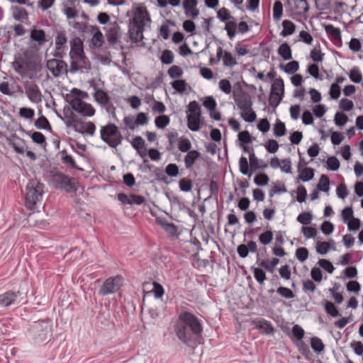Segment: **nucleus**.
<instances>
[{
    "label": "nucleus",
    "mask_w": 363,
    "mask_h": 363,
    "mask_svg": "<svg viewBox=\"0 0 363 363\" xmlns=\"http://www.w3.org/2000/svg\"><path fill=\"white\" fill-rule=\"evenodd\" d=\"M130 24L145 26V21L151 22L150 13L145 6L142 5L136 8L133 17L129 20Z\"/></svg>",
    "instance_id": "obj_10"
},
{
    "label": "nucleus",
    "mask_w": 363,
    "mask_h": 363,
    "mask_svg": "<svg viewBox=\"0 0 363 363\" xmlns=\"http://www.w3.org/2000/svg\"><path fill=\"white\" fill-rule=\"evenodd\" d=\"M187 83L184 79H176L172 83V88L179 93L184 92Z\"/></svg>",
    "instance_id": "obj_59"
},
{
    "label": "nucleus",
    "mask_w": 363,
    "mask_h": 363,
    "mask_svg": "<svg viewBox=\"0 0 363 363\" xmlns=\"http://www.w3.org/2000/svg\"><path fill=\"white\" fill-rule=\"evenodd\" d=\"M119 30L120 27L116 23L111 25L107 33V40L111 44H116L118 42Z\"/></svg>",
    "instance_id": "obj_28"
},
{
    "label": "nucleus",
    "mask_w": 363,
    "mask_h": 363,
    "mask_svg": "<svg viewBox=\"0 0 363 363\" xmlns=\"http://www.w3.org/2000/svg\"><path fill=\"white\" fill-rule=\"evenodd\" d=\"M94 97L99 104L102 105H107L110 102V97L108 93L102 89L96 90Z\"/></svg>",
    "instance_id": "obj_33"
},
{
    "label": "nucleus",
    "mask_w": 363,
    "mask_h": 363,
    "mask_svg": "<svg viewBox=\"0 0 363 363\" xmlns=\"http://www.w3.org/2000/svg\"><path fill=\"white\" fill-rule=\"evenodd\" d=\"M311 346L313 351L317 353L322 352L325 348L323 341L318 337H313L311 339Z\"/></svg>",
    "instance_id": "obj_43"
},
{
    "label": "nucleus",
    "mask_w": 363,
    "mask_h": 363,
    "mask_svg": "<svg viewBox=\"0 0 363 363\" xmlns=\"http://www.w3.org/2000/svg\"><path fill=\"white\" fill-rule=\"evenodd\" d=\"M179 186L182 191L188 192L192 189L193 182L190 179L182 178L179 182Z\"/></svg>",
    "instance_id": "obj_52"
},
{
    "label": "nucleus",
    "mask_w": 363,
    "mask_h": 363,
    "mask_svg": "<svg viewBox=\"0 0 363 363\" xmlns=\"http://www.w3.org/2000/svg\"><path fill=\"white\" fill-rule=\"evenodd\" d=\"M44 184L37 179L30 180L26 186V201L29 208H33L42 198Z\"/></svg>",
    "instance_id": "obj_3"
},
{
    "label": "nucleus",
    "mask_w": 363,
    "mask_h": 363,
    "mask_svg": "<svg viewBox=\"0 0 363 363\" xmlns=\"http://www.w3.org/2000/svg\"><path fill=\"white\" fill-rule=\"evenodd\" d=\"M298 172L300 174L298 175V180H301L303 182H308L314 177V170L311 167L301 169V172Z\"/></svg>",
    "instance_id": "obj_37"
},
{
    "label": "nucleus",
    "mask_w": 363,
    "mask_h": 363,
    "mask_svg": "<svg viewBox=\"0 0 363 363\" xmlns=\"http://www.w3.org/2000/svg\"><path fill=\"white\" fill-rule=\"evenodd\" d=\"M92 29L94 33L91 40V45L95 48H100L104 43L103 34L96 26H92Z\"/></svg>",
    "instance_id": "obj_32"
},
{
    "label": "nucleus",
    "mask_w": 363,
    "mask_h": 363,
    "mask_svg": "<svg viewBox=\"0 0 363 363\" xmlns=\"http://www.w3.org/2000/svg\"><path fill=\"white\" fill-rule=\"evenodd\" d=\"M283 14V5L280 1H276L273 6V17L274 20H279Z\"/></svg>",
    "instance_id": "obj_56"
},
{
    "label": "nucleus",
    "mask_w": 363,
    "mask_h": 363,
    "mask_svg": "<svg viewBox=\"0 0 363 363\" xmlns=\"http://www.w3.org/2000/svg\"><path fill=\"white\" fill-rule=\"evenodd\" d=\"M282 26L283 30L281 32V35L283 37L291 35L295 32L296 26L292 21L289 20H284L282 22Z\"/></svg>",
    "instance_id": "obj_35"
},
{
    "label": "nucleus",
    "mask_w": 363,
    "mask_h": 363,
    "mask_svg": "<svg viewBox=\"0 0 363 363\" xmlns=\"http://www.w3.org/2000/svg\"><path fill=\"white\" fill-rule=\"evenodd\" d=\"M233 99L238 107L242 111L251 110L252 101L251 96L241 88L238 92H233Z\"/></svg>",
    "instance_id": "obj_8"
},
{
    "label": "nucleus",
    "mask_w": 363,
    "mask_h": 363,
    "mask_svg": "<svg viewBox=\"0 0 363 363\" xmlns=\"http://www.w3.org/2000/svg\"><path fill=\"white\" fill-rule=\"evenodd\" d=\"M249 160L252 172L256 171L257 169H264L267 167V163L262 160H259L255 156L253 150H252V152L250 153Z\"/></svg>",
    "instance_id": "obj_22"
},
{
    "label": "nucleus",
    "mask_w": 363,
    "mask_h": 363,
    "mask_svg": "<svg viewBox=\"0 0 363 363\" xmlns=\"http://www.w3.org/2000/svg\"><path fill=\"white\" fill-rule=\"evenodd\" d=\"M201 153L196 150L189 151L184 157L185 167L187 169L192 168L195 162L200 157Z\"/></svg>",
    "instance_id": "obj_25"
},
{
    "label": "nucleus",
    "mask_w": 363,
    "mask_h": 363,
    "mask_svg": "<svg viewBox=\"0 0 363 363\" xmlns=\"http://www.w3.org/2000/svg\"><path fill=\"white\" fill-rule=\"evenodd\" d=\"M155 222L169 235L174 236L177 235V227L173 223H169L165 218L157 217Z\"/></svg>",
    "instance_id": "obj_19"
},
{
    "label": "nucleus",
    "mask_w": 363,
    "mask_h": 363,
    "mask_svg": "<svg viewBox=\"0 0 363 363\" xmlns=\"http://www.w3.org/2000/svg\"><path fill=\"white\" fill-rule=\"evenodd\" d=\"M197 4V0H184L183 6L186 16L192 18H196L199 16V11L196 8Z\"/></svg>",
    "instance_id": "obj_18"
},
{
    "label": "nucleus",
    "mask_w": 363,
    "mask_h": 363,
    "mask_svg": "<svg viewBox=\"0 0 363 363\" xmlns=\"http://www.w3.org/2000/svg\"><path fill=\"white\" fill-rule=\"evenodd\" d=\"M67 38L65 30H60L57 33L55 38V50H63L67 47Z\"/></svg>",
    "instance_id": "obj_27"
},
{
    "label": "nucleus",
    "mask_w": 363,
    "mask_h": 363,
    "mask_svg": "<svg viewBox=\"0 0 363 363\" xmlns=\"http://www.w3.org/2000/svg\"><path fill=\"white\" fill-rule=\"evenodd\" d=\"M201 113H193L187 115V125L191 131H198L201 128L200 118Z\"/></svg>",
    "instance_id": "obj_23"
},
{
    "label": "nucleus",
    "mask_w": 363,
    "mask_h": 363,
    "mask_svg": "<svg viewBox=\"0 0 363 363\" xmlns=\"http://www.w3.org/2000/svg\"><path fill=\"white\" fill-rule=\"evenodd\" d=\"M63 112L65 116L64 118L59 113H57V116L65 121L67 127L72 128L79 118H77V116L71 111L70 107L68 106L64 108Z\"/></svg>",
    "instance_id": "obj_21"
},
{
    "label": "nucleus",
    "mask_w": 363,
    "mask_h": 363,
    "mask_svg": "<svg viewBox=\"0 0 363 363\" xmlns=\"http://www.w3.org/2000/svg\"><path fill=\"white\" fill-rule=\"evenodd\" d=\"M51 182L56 189H62L68 193L77 190L74 179L60 172L52 173Z\"/></svg>",
    "instance_id": "obj_4"
},
{
    "label": "nucleus",
    "mask_w": 363,
    "mask_h": 363,
    "mask_svg": "<svg viewBox=\"0 0 363 363\" xmlns=\"http://www.w3.org/2000/svg\"><path fill=\"white\" fill-rule=\"evenodd\" d=\"M11 11L12 16L16 21L23 22L28 19V13L24 8L13 6L11 7Z\"/></svg>",
    "instance_id": "obj_24"
},
{
    "label": "nucleus",
    "mask_w": 363,
    "mask_h": 363,
    "mask_svg": "<svg viewBox=\"0 0 363 363\" xmlns=\"http://www.w3.org/2000/svg\"><path fill=\"white\" fill-rule=\"evenodd\" d=\"M170 122L169 116L166 115H161L156 117L155 120V125L158 128H164L167 125H169Z\"/></svg>",
    "instance_id": "obj_55"
},
{
    "label": "nucleus",
    "mask_w": 363,
    "mask_h": 363,
    "mask_svg": "<svg viewBox=\"0 0 363 363\" xmlns=\"http://www.w3.org/2000/svg\"><path fill=\"white\" fill-rule=\"evenodd\" d=\"M144 30L145 26H143V25L140 26L129 23L128 33L130 40L135 43L142 41L144 38Z\"/></svg>",
    "instance_id": "obj_14"
},
{
    "label": "nucleus",
    "mask_w": 363,
    "mask_h": 363,
    "mask_svg": "<svg viewBox=\"0 0 363 363\" xmlns=\"http://www.w3.org/2000/svg\"><path fill=\"white\" fill-rule=\"evenodd\" d=\"M34 125L40 130H52L51 125L47 118L44 116H40L34 123Z\"/></svg>",
    "instance_id": "obj_40"
},
{
    "label": "nucleus",
    "mask_w": 363,
    "mask_h": 363,
    "mask_svg": "<svg viewBox=\"0 0 363 363\" xmlns=\"http://www.w3.org/2000/svg\"><path fill=\"white\" fill-rule=\"evenodd\" d=\"M46 66L55 77H59L67 73V64L62 60H48Z\"/></svg>",
    "instance_id": "obj_9"
},
{
    "label": "nucleus",
    "mask_w": 363,
    "mask_h": 363,
    "mask_svg": "<svg viewBox=\"0 0 363 363\" xmlns=\"http://www.w3.org/2000/svg\"><path fill=\"white\" fill-rule=\"evenodd\" d=\"M251 269L252 270L254 277L256 281L259 284H264L266 280V273L260 267H252Z\"/></svg>",
    "instance_id": "obj_41"
},
{
    "label": "nucleus",
    "mask_w": 363,
    "mask_h": 363,
    "mask_svg": "<svg viewBox=\"0 0 363 363\" xmlns=\"http://www.w3.org/2000/svg\"><path fill=\"white\" fill-rule=\"evenodd\" d=\"M12 67L15 72L21 75H25L27 72L26 63L22 57L16 59L12 63Z\"/></svg>",
    "instance_id": "obj_31"
},
{
    "label": "nucleus",
    "mask_w": 363,
    "mask_h": 363,
    "mask_svg": "<svg viewBox=\"0 0 363 363\" xmlns=\"http://www.w3.org/2000/svg\"><path fill=\"white\" fill-rule=\"evenodd\" d=\"M340 164L338 159L335 156L329 157L326 162V167L331 171H337L340 168Z\"/></svg>",
    "instance_id": "obj_50"
},
{
    "label": "nucleus",
    "mask_w": 363,
    "mask_h": 363,
    "mask_svg": "<svg viewBox=\"0 0 363 363\" xmlns=\"http://www.w3.org/2000/svg\"><path fill=\"white\" fill-rule=\"evenodd\" d=\"M256 328L261 330V333L265 335H273L275 329L270 321L264 318H259L255 321Z\"/></svg>",
    "instance_id": "obj_20"
},
{
    "label": "nucleus",
    "mask_w": 363,
    "mask_h": 363,
    "mask_svg": "<svg viewBox=\"0 0 363 363\" xmlns=\"http://www.w3.org/2000/svg\"><path fill=\"white\" fill-rule=\"evenodd\" d=\"M164 172L169 177H176L179 174V167L174 163H169L166 166Z\"/></svg>",
    "instance_id": "obj_53"
},
{
    "label": "nucleus",
    "mask_w": 363,
    "mask_h": 363,
    "mask_svg": "<svg viewBox=\"0 0 363 363\" xmlns=\"http://www.w3.org/2000/svg\"><path fill=\"white\" fill-rule=\"evenodd\" d=\"M317 188L319 191L328 192L330 189V179L325 174H322L319 179Z\"/></svg>",
    "instance_id": "obj_44"
},
{
    "label": "nucleus",
    "mask_w": 363,
    "mask_h": 363,
    "mask_svg": "<svg viewBox=\"0 0 363 363\" xmlns=\"http://www.w3.org/2000/svg\"><path fill=\"white\" fill-rule=\"evenodd\" d=\"M270 93L276 94V96H284V83L281 77L274 79L272 84Z\"/></svg>",
    "instance_id": "obj_26"
},
{
    "label": "nucleus",
    "mask_w": 363,
    "mask_h": 363,
    "mask_svg": "<svg viewBox=\"0 0 363 363\" xmlns=\"http://www.w3.org/2000/svg\"><path fill=\"white\" fill-rule=\"evenodd\" d=\"M269 181V177L265 173H260L254 178V182L257 186H265Z\"/></svg>",
    "instance_id": "obj_60"
},
{
    "label": "nucleus",
    "mask_w": 363,
    "mask_h": 363,
    "mask_svg": "<svg viewBox=\"0 0 363 363\" xmlns=\"http://www.w3.org/2000/svg\"><path fill=\"white\" fill-rule=\"evenodd\" d=\"M69 104L72 109L83 116L91 117L95 113V109L90 104L84 102L78 98L72 99L69 101Z\"/></svg>",
    "instance_id": "obj_7"
},
{
    "label": "nucleus",
    "mask_w": 363,
    "mask_h": 363,
    "mask_svg": "<svg viewBox=\"0 0 363 363\" xmlns=\"http://www.w3.org/2000/svg\"><path fill=\"white\" fill-rule=\"evenodd\" d=\"M21 294L19 291H7L0 294V306L2 307H8L12 304L19 303L21 301L18 300V298Z\"/></svg>",
    "instance_id": "obj_11"
},
{
    "label": "nucleus",
    "mask_w": 363,
    "mask_h": 363,
    "mask_svg": "<svg viewBox=\"0 0 363 363\" xmlns=\"http://www.w3.org/2000/svg\"><path fill=\"white\" fill-rule=\"evenodd\" d=\"M351 82L359 84L362 81V74L358 67H353L348 73Z\"/></svg>",
    "instance_id": "obj_39"
},
{
    "label": "nucleus",
    "mask_w": 363,
    "mask_h": 363,
    "mask_svg": "<svg viewBox=\"0 0 363 363\" xmlns=\"http://www.w3.org/2000/svg\"><path fill=\"white\" fill-rule=\"evenodd\" d=\"M191 143L188 138H181L179 140L178 148L182 152L191 151Z\"/></svg>",
    "instance_id": "obj_63"
},
{
    "label": "nucleus",
    "mask_w": 363,
    "mask_h": 363,
    "mask_svg": "<svg viewBox=\"0 0 363 363\" xmlns=\"http://www.w3.org/2000/svg\"><path fill=\"white\" fill-rule=\"evenodd\" d=\"M61 162L62 164L66 165L67 167H72V169L83 171L82 168H80L76 164V162L72 155H65L62 157H60Z\"/></svg>",
    "instance_id": "obj_45"
},
{
    "label": "nucleus",
    "mask_w": 363,
    "mask_h": 363,
    "mask_svg": "<svg viewBox=\"0 0 363 363\" xmlns=\"http://www.w3.org/2000/svg\"><path fill=\"white\" fill-rule=\"evenodd\" d=\"M274 234L273 232L270 230H266L265 232L261 233L259 235V241L262 245H268L269 244L272 240H273Z\"/></svg>",
    "instance_id": "obj_49"
},
{
    "label": "nucleus",
    "mask_w": 363,
    "mask_h": 363,
    "mask_svg": "<svg viewBox=\"0 0 363 363\" xmlns=\"http://www.w3.org/2000/svg\"><path fill=\"white\" fill-rule=\"evenodd\" d=\"M100 135L101 139L112 148H116L121 145L123 139L118 126L111 123L101 126Z\"/></svg>",
    "instance_id": "obj_2"
},
{
    "label": "nucleus",
    "mask_w": 363,
    "mask_h": 363,
    "mask_svg": "<svg viewBox=\"0 0 363 363\" xmlns=\"http://www.w3.org/2000/svg\"><path fill=\"white\" fill-rule=\"evenodd\" d=\"M26 94L33 103L38 104L42 101L41 91L36 84H32L26 87Z\"/></svg>",
    "instance_id": "obj_17"
},
{
    "label": "nucleus",
    "mask_w": 363,
    "mask_h": 363,
    "mask_svg": "<svg viewBox=\"0 0 363 363\" xmlns=\"http://www.w3.org/2000/svg\"><path fill=\"white\" fill-rule=\"evenodd\" d=\"M278 54L284 60L292 59L291 49L287 43H282L278 48Z\"/></svg>",
    "instance_id": "obj_34"
},
{
    "label": "nucleus",
    "mask_w": 363,
    "mask_h": 363,
    "mask_svg": "<svg viewBox=\"0 0 363 363\" xmlns=\"http://www.w3.org/2000/svg\"><path fill=\"white\" fill-rule=\"evenodd\" d=\"M72 128H74L76 132L79 133H87L92 136L94 135L96 125L93 122H84L82 120L78 119Z\"/></svg>",
    "instance_id": "obj_13"
},
{
    "label": "nucleus",
    "mask_w": 363,
    "mask_h": 363,
    "mask_svg": "<svg viewBox=\"0 0 363 363\" xmlns=\"http://www.w3.org/2000/svg\"><path fill=\"white\" fill-rule=\"evenodd\" d=\"M168 74L170 78L175 79L178 77H181L183 74V70L182 69L177 66V65H173L168 69Z\"/></svg>",
    "instance_id": "obj_61"
},
{
    "label": "nucleus",
    "mask_w": 363,
    "mask_h": 363,
    "mask_svg": "<svg viewBox=\"0 0 363 363\" xmlns=\"http://www.w3.org/2000/svg\"><path fill=\"white\" fill-rule=\"evenodd\" d=\"M237 23L234 21H228L225 23L224 29L227 31L228 37L232 39L236 33Z\"/></svg>",
    "instance_id": "obj_57"
},
{
    "label": "nucleus",
    "mask_w": 363,
    "mask_h": 363,
    "mask_svg": "<svg viewBox=\"0 0 363 363\" xmlns=\"http://www.w3.org/2000/svg\"><path fill=\"white\" fill-rule=\"evenodd\" d=\"M174 54L170 50H164L160 57V60L162 64L170 65L174 61Z\"/></svg>",
    "instance_id": "obj_51"
},
{
    "label": "nucleus",
    "mask_w": 363,
    "mask_h": 363,
    "mask_svg": "<svg viewBox=\"0 0 363 363\" xmlns=\"http://www.w3.org/2000/svg\"><path fill=\"white\" fill-rule=\"evenodd\" d=\"M6 142L13 150L19 154L23 155L25 153L26 141L18 137L16 133L11 134L10 136L6 137Z\"/></svg>",
    "instance_id": "obj_12"
},
{
    "label": "nucleus",
    "mask_w": 363,
    "mask_h": 363,
    "mask_svg": "<svg viewBox=\"0 0 363 363\" xmlns=\"http://www.w3.org/2000/svg\"><path fill=\"white\" fill-rule=\"evenodd\" d=\"M21 131L30 136L33 143L40 145H46L45 137L42 133L38 131L31 133L30 131H26L23 128H21Z\"/></svg>",
    "instance_id": "obj_29"
},
{
    "label": "nucleus",
    "mask_w": 363,
    "mask_h": 363,
    "mask_svg": "<svg viewBox=\"0 0 363 363\" xmlns=\"http://www.w3.org/2000/svg\"><path fill=\"white\" fill-rule=\"evenodd\" d=\"M293 1L298 14L302 15L308 12L309 6L306 0H293Z\"/></svg>",
    "instance_id": "obj_38"
},
{
    "label": "nucleus",
    "mask_w": 363,
    "mask_h": 363,
    "mask_svg": "<svg viewBox=\"0 0 363 363\" xmlns=\"http://www.w3.org/2000/svg\"><path fill=\"white\" fill-rule=\"evenodd\" d=\"M203 106L209 111L216 110L217 103L212 96H206L203 101Z\"/></svg>",
    "instance_id": "obj_58"
},
{
    "label": "nucleus",
    "mask_w": 363,
    "mask_h": 363,
    "mask_svg": "<svg viewBox=\"0 0 363 363\" xmlns=\"http://www.w3.org/2000/svg\"><path fill=\"white\" fill-rule=\"evenodd\" d=\"M30 333L38 343L45 342L50 335V329L46 322H40L33 325Z\"/></svg>",
    "instance_id": "obj_6"
},
{
    "label": "nucleus",
    "mask_w": 363,
    "mask_h": 363,
    "mask_svg": "<svg viewBox=\"0 0 363 363\" xmlns=\"http://www.w3.org/2000/svg\"><path fill=\"white\" fill-rule=\"evenodd\" d=\"M122 282L123 277L120 275L109 277L101 285L99 294L103 296L114 294L120 289Z\"/></svg>",
    "instance_id": "obj_5"
},
{
    "label": "nucleus",
    "mask_w": 363,
    "mask_h": 363,
    "mask_svg": "<svg viewBox=\"0 0 363 363\" xmlns=\"http://www.w3.org/2000/svg\"><path fill=\"white\" fill-rule=\"evenodd\" d=\"M286 130L284 123L277 119L274 126V134L277 137H281L286 134Z\"/></svg>",
    "instance_id": "obj_48"
},
{
    "label": "nucleus",
    "mask_w": 363,
    "mask_h": 363,
    "mask_svg": "<svg viewBox=\"0 0 363 363\" xmlns=\"http://www.w3.org/2000/svg\"><path fill=\"white\" fill-rule=\"evenodd\" d=\"M239 168L240 172L244 175H248L249 177H251L252 172H249V164L247 160L245 157L242 156L239 160Z\"/></svg>",
    "instance_id": "obj_46"
},
{
    "label": "nucleus",
    "mask_w": 363,
    "mask_h": 363,
    "mask_svg": "<svg viewBox=\"0 0 363 363\" xmlns=\"http://www.w3.org/2000/svg\"><path fill=\"white\" fill-rule=\"evenodd\" d=\"M30 37L32 40L38 42L40 45H42L47 41L45 33L42 29H33Z\"/></svg>",
    "instance_id": "obj_30"
},
{
    "label": "nucleus",
    "mask_w": 363,
    "mask_h": 363,
    "mask_svg": "<svg viewBox=\"0 0 363 363\" xmlns=\"http://www.w3.org/2000/svg\"><path fill=\"white\" fill-rule=\"evenodd\" d=\"M281 69H283L287 74H294L298 71L299 68V63L298 61H291L284 66L283 64L279 65Z\"/></svg>",
    "instance_id": "obj_42"
},
{
    "label": "nucleus",
    "mask_w": 363,
    "mask_h": 363,
    "mask_svg": "<svg viewBox=\"0 0 363 363\" xmlns=\"http://www.w3.org/2000/svg\"><path fill=\"white\" fill-rule=\"evenodd\" d=\"M303 284V291L304 293H311L313 294L316 289V285L312 280L307 279L304 280L302 282Z\"/></svg>",
    "instance_id": "obj_64"
},
{
    "label": "nucleus",
    "mask_w": 363,
    "mask_h": 363,
    "mask_svg": "<svg viewBox=\"0 0 363 363\" xmlns=\"http://www.w3.org/2000/svg\"><path fill=\"white\" fill-rule=\"evenodd\" d=\"M174 332L179 341L192 350L203 343L202 321L189 311H182L178 314Z\"/></svg>",
    "instance_id": "obj_1"
},
{
    "label": "nucleus",
    "mask_w": 363,
    "mask_h": 363,
    "mask_svg": "<svg viewBox=\"0 0 363 363\" xmlns=\"http://www.w3.org/2000/svg\"><path fill=\"white\" fill-rule=\"evenodd\" d=\"M325 312L332 317H337L340 315L339 311L337 310V308L335 306V303L326 301L325 303Z\"/></svg>",
    "instance_id": "obj_47"
},
{
    "label": "nucleus",
    "mask_w": 363,
    "mask_h": 363,
    "mask_svg": "<svg viewBox=\"0 0 363 363\" xmlns=\"http://www.w3.org/2000/svg\"><path fill=\"white\" fill-rule=\"evenodd\" d=\"M325 30L333 44L340 48L342 44L340 29L335 27L333 25L328 24L325 26Z\"/></svg>",
    "instance_id": "obj_16"
},
{
    "label": "nucleus",
    "mask_w": 363,
    "mask_h": 363,
    "mask_svg": "<svg viewBox=\"0 0 363 363\" xmlns=\"http://www.w3.org/2000/svg\"><path fill=\"white\" fill-rule=\"evenodd\" d=\"M221 58L225 67H233L238 63L236 58L233 56L231 52L226 50H223Z\"/></svg>",
    "instance_id": "obj_36"
},
{
    "label": "nucleus",
    "mask_w": 363,
    "mask_h": 363,
    "mask_svg": "<svg viewBox=\"0 0 363 363\" xmlns=\"http://www.w3.org/2000/svg\"><path fill=\"white\" fill-rule=\"evenodd\" d=\"M84 53L82 40L79 37L74 38L70 41L69 57L72 60H77V57Z\"/></svg>",
    "instance_id": "obj_15"
},
{
    "label": "nucleus",
    "mask_w": 363,
    "mask_h": 363,
    "mask_svg": "<svg viewBox=\"0 0 363 363\" xmlns=\"http://www.w3.org/2000/svg\"><path fill=\"white\" fill-rule=\"evenodd\" d=\"M313 219V214L311 212H303L300 213L296 220L298 223L303 225H308L311 223Z\"/></svg>",
    "instance_id": "obj_54"
},
{
    "label": "nucleus",
    "mask_w": 363,
    "mask_h": 363,
    "mask_svg": "<svg viewBox=\"0 0 363 363\" xmlns=\"http://www.w3.org/2000/svg\"><path fill=\"white\" fill-rule=\"evenodd\" d=\"M334 121L337 125L343 126L348 121V117L344 113L337 112L335 115Z\"/></svg>",
    "instance_id": "obj_62"
}]
</instances>
